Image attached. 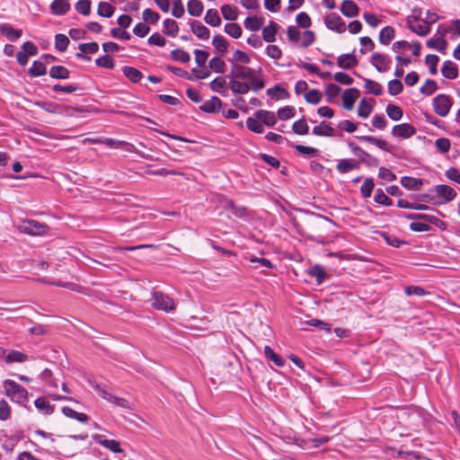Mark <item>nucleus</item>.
I'll return each instance as SVG.
<instances>
[{"label": "nucleus", "instance_id": "nucleus-5", "mask_svg": "<svg viewBox=\"0 0 460 460\" xmlns=\"http://www.w3.org/2000/svg\"><path fill=\"white\" fill-rule=\"evenodd\" d=\"M453 105L452 99L444 93L438 94L432 100L434 111L440 117H447Z\"/></svg>", "mask_w": 460, "mask_h": 460}, {"label": "nucleus", "instance_id": "nucleus-42", "mask_svg": "<svg viewBox=\"0 0 460 460\" xmlns=\"http://www.w3.org/2000/svg\"><path fill=\"white\" fill-rule=\"evenodd\" d=\"M309 275L316 279L317 284H322L326 277L324 269L320 265H314L309 270Z\"/></svg>", "mask_w": 460, "mask_h": 460}, {"label": "nucleus", "instance_id": "nucleus-26", "mask_svg": "<svg viewBox=\"0 0 460 460\" xmlns=\"http://www.w3.org/2000/svg\"><path fill=\"white\" fill-rule=\"evenodd\" d=\"M312 133L319 137H332L334 136V128L325 121H322L318 126L313 128Z\"/></svg>", "mask_w": 460, "mask_h": 460}, {"label": "nucleus", "instance_id": "nucleus-43", "mask_svg": "<svg viewBox=\"0 0 460 460\" xmlns=\"http://www.w3.org/2000/svg\"><path fill=\"white\" fill-rule=\"evenodd\" d=\"M246 127L249 130L257 133L261 134L264 132V128L262 123L255 118L249 117L246 119Z\"/></svg>", "mask_w": 460, "mask_h": 460}, {"label": "nucleus", "instance_id": "nucleus-44", "mask_svg": "<svg viewBox=\"0 0 460 460\" xmlns=\"http://www.w3.org/2000/svg\"><path fill=\"white\" fill-rule=\"evenodd\" d=\"M46 73V66L41 61L38 60L34 61L29 69V74L34 77L44 75Z\"/></svg>", "mask_w": 460, "mask_h": 460}, {"label": "nucleus", "instance_id": "nucleus-33", "mask_svg": "<svg viewBox=\"0 0 460 460\" xmlns=\"http://www.w3.org/2000/svg\"><path fill=\"white\" fill-rule=\"evenodd\" d=\"M385 111L387 116L394 121L400 120L403 115L402 108L393 103H389L386 106Z\"/></svg>", "mask_w": 460, "mask_h": 460}, {"label": "nucleus", "instance_id": "nucleus-16", "mask_svg": "<svg viewBox=\"0 0 460 460\" xmlns=\"http://www.w3.org/2000/svg\"><path fill=\"white\" fill-rule=\"evenodd\" d=\"M436 192L438 196L442 197L444 199L443 201L440 203H447L455 199L456 196V192L455 190L447 185H437L436 186Z\"/></svg>", "mask_w": 460, "mask_h": 460}, {"label": "nucleus", "instance_id": "nucleus-34", "mask_svg": "<svg viewBox=\"0 0 460 460\" xmlns=\"http://www.w3.org/2000/svg\"><path fill=\"white\" fill-rule=\"evenodd\" d=\"M188 12L191 16L199 17L203 12V4L200 0H189Z\"/></svg>", "mask_w": 460, "mask_h": 460}, {"label": "nucleus", "instance_id": "nucleus-1", "mask_svg": "<svg viewBox=\"0 0 460 460\" xmlns=\"http://www.w3.org/2000/svg\"><path fill=\"white\" fill-rule=\"evenodd\" d=\"M229 61L232 66L226 77L229 79L228 87L234 94H246L249 91L257 93L264 88V80L255 69L245 66L251 62L247 53L236 49Z\"/></svg>", "mask_w": 460, "mask_h": 460}, {"label": "nucleus", "instance_id": "nucleus-56", "mask_svg": "<svg viewBox=\"0 0 460 460\" xmlns=\"http://www.w3.org/2000/svg\"><path fill=\"white\" fill-rule=\"evenodd\" d=\"M305 99L308 103L318 104L322 100V93L316 89L309 90L305 93Z\"/></svg>", "mask_w": 460, "mask_h": 460}, {"label": "nucleus", "instance_id": "nucleus-19", "mask_svg": "<svg viewBox=\"0 0 460 460\" xmlns=\"http://www.w3.org/2000/svg\"><path fill=\"white\" fill-rule=\"evenodd\" d=\"M0 31L3 35H4L9 40L14 41L21 38L22 32L21 30L14 29L12 25L8 23H1L0 24Z\"/></svg>", "mask_w": 460, "mask_h": 460}, {"label": "nucleus", "instance_id": "nucleus-27", "mask_svg": "<svg viewBox=\"0 0 460 460\" xmlns=\"http://www.w3.org/2000/svg\"><path fill=\"white\" fill-rule=\"evenodd\" d=\"M97 442L105 448H108L114 453L123 452V449L120 447L119 443L117 440L107 439L103 436H99L97 438Z\"/></svg>", "mask_w": 460, "mask_h": 460}, {"label": "nucleus", "instance_id": "nucleus-48", "mask_svg": "<svg viewBox=\"0 0 460 460\" xmlns=\"http://www.w3.org/2000/svg\"><path fill=\"white\" fill-rule=\"evenodd\" d=\"M292 129L297 135H306L309 131V127L306 124L305 117L295 121Z\"/></svg>", "mask_w": 460, "mask_h": 460}, {"label": "nucleus", "instance_id": "nucleus-32", "mask_svg": "<svg viewBox=\"0 0 460 460\" xmlns=\"http://www.w3.org/2000/svg\"><path fill=\"white\" fill-rule=\"evenodd\" d=\"M122 72L132 83H137L143 77V74L138 69L132 66H124Z\"/></svg>", "mask_w": 460, "mask_h": 460}, {"label": "nucleus", "instance_id": "nucleus-24", "mask_svg": "<svg viewBox=\"0 0 460 460\" xmlns=\"http://www.w3.org/2000/svg\"><path fill=\"white\" fill-rule=\"evenodd\" d=\"M401 184L407 190H417L423 185V180L420 178L403 176L401 178Z\"/></svg>", "mask_w": 460, "mask_h": 460}, {"label": "nucleus", "instance_id": "nucleus-45", "mask_svg": "<svg viewBox=\"0 0 460 460\" xmlns=\"http://www.w3.org/2000/svg\"><path fill=\"white\" fill-rule=\"evenodd\" d=\"M171 57L173 60L183 64L188 63L190 60V54L187 51L181 49L172 50Z\"/></svg>", "mask_w": 460, "mask_h": 460}, {"label": "nucleus", "instance_id": "nucleus-59", "mask_svg": "<svg viewBox=\"0 0 460 460\" xmlns=\"http://www.w3.org/2000/svg\"><path fill=\"white\" fill-rule=\"evenodd\" d=\"M438 62H439L438 56L434 55V54H429L426 56L425 63L429 66V73L431 75L437 74V72H438L437 66H438Z\"/></svg>", "mask_w": 460, "mask_h": 460}, {"label": "nucleus", "instance_id": "nucleus-54", "mask_svg": "<svg viewBox=\"0 0 460 460\" xmlns=\"http://www.w3.org/2000/svg\"><path fill=\"white\" fill-rule=\"evenodd\" d=\"M437 89V83L432 79H427L424 84L420 87V92L426 96H429L434 93Z\"/></svg>", "mask_w": 460, "mask_h": 460}, {"label": "nucleus", "instance_id": "nucleus-31", "mask_svg": "<svg viewBox=\"0 0 460 460\" xmlns=\"http://www.w3.org/2000/svg\"><path fill=\"white\" fill-rule=\"evenodd\" d=\"M264 355L267 359L272 361L277 367H283L285 365V359L275 353L270 346L264 347Z\"/></svg>", "mask_w": 460, "mask_h": 460}, {"label": "nucleus", "instance_id": "nucleus-40", "mask_svg": "<svg viewBox=\"0 0 460 460\" xmlns=\"http://www.w3.org/2000/svg\"><path fill=\"white\" fill-rule=\"evenodd\" d=\"M221 13L224 19L228 21H235L238 18L237 8L229 4L222 5Z\"/></svg>", "mask_w": 460, "mask_h": 460}, {"label": "nucleus", "instance_id": "nucleus-28", "mask_svg": "<svg viewBox=\"0 0 460 460\" xmlns=\"http://www.w3.org/2000/svg\"><path fill=\"white\" fill-rule=\"evenodd\" d=\"M62 412L65 416L70 419H75L81 423H85L89 420L88 415H86L85 413L77 412L68 406H64L62 408Z\"/></svg>", "mask_w": 460, "mask_h": 460}, {"label": "nucleus", "instance_id": "nucleus-13", "mask_svg": "<svg viewBox=\"0 0 460 460\" xmlns=\"http://www.w3.org/2000/svg\"><path fill=\"white\" fill-rule=\"evenodd\" d=\"M341 13L349 18L356 17L359 13V8L352 0H344L341 6Z\"/></svg>", "mask_w": 460, "mask_h": 460}, {"label": "nucleus", "instance_id": "nucleus-53", "mask_svg": "<svg viewBox=\"0 0 460 460\" xmlns=\"http://www.w3.org/2000/svg\"><path fill=\"white\" fill-rule=\"evenodd\" d=\"M358 158L363 164H365L368 167H377L379 164V160L366 151L361 152L360 156Z\"/></svg>", "mask_w": 460, "mask_h": 460}, {"label": "nucleus", "instance_id": "nucleus-47", "mask_svg": "<svg viewBox=\"0 0 460 460\" xmlns=\"http://www.w3.org/2000/svg\"><path fill=\"white\" fill-rule=\"evenodd\" d=\"M97 13L100 16L110 18L114 13V7L110 3L101 2Z\"/></svg>", "mask_w": 460, "mask_h": 460}, {"label": "nucleus", "instance_id": "nucleus-6", "mask_svg": "<svg viewBox=\"0 0 460 460\" xmlns=\"http://www.w3.org/2000/svg\"><path fill=\"white\" fill-rule=\"evenodd\" d=\"M371 65L380 73L387 72L392 64V60L387 54L375 52L371 56Z\"/></svg>", "mask_w": 460, "mask_h": 460}, {"label": "nucleus", "instance_id": "nucleus-2", "mask_svg": "<svg viewBox=\"0 0 460 460\" xmlns=\"http://www.w3.org/2000/svg\"><path fill=\"white\" fill-rule=\"evenodd\" d=\"M6 395L15 402H22L28 397L27 390L13 380L7 379L4 382Z\"/></svg>", "mask_w": 460, "mask_h": 460}, {"label": "nucleus", "instance_id": "nucleus-46", "mask_svg": "<svg viewBox=\"0 0 460 460\" xmlns=\"http://www.w3.org/2000/svg\"><path fill=\"white\" fill-rule=\"evenodd\" d=\"M341 89L339 85L335 84H328L325 87V94L327 96V102L332 103L333 102V99L336 98L340 93H341Z\"/></svg>", "mask_w": 460, "mask_h": 460}, {"label": "nucleus", "instance_id": "nucleus-63", "mask_svg": "<svg viewBox=\"0 0 460 460\" xmlns=\"http://www.w3.org/2000/svg\"><path fill=\"white\" fill-rule=\"evenodd\" d=\"M75 10L83 14V15H89L91 13V2L89 0H79L75 5Z\"/></svg>", "mask_w": 460, "mask_h": 460}, {"label": "nucleus", "instance_id": "nucleus-41", "mask_svg": "<svg viewBox=\"0 0 460 460\" xmlns=\"http://www.w3.org/2000/svg\"><path fill=\"white\" fill-rule=\"evenodd\" d=\"M179 31V26L176 21L165 19L164 21V32L172 37H175Z\"/></svg>", "mask_w": 460, "mask_h": 460}, {"label": "nucleus", "instance_id": "nucleus-49", "mask_svg": "<svg viewBox=\"0 0 460 460\" xmlns=\"http://www.w3.org/2000/svg\"><path fill=\"white\" fill-rule=\"evenodd\" d=\"M374 200L377 204L383 205V206L389 207V206L393 205V200L381 189H377L376 190V194L374 196Z\"/></svg>", "mask_w": 460, "mask_h": 460}, {"label": "nucleus", "instance_id": "nucleus-39", "mask_svg": "<svg viewBox=\"0 0 460 460\" xmlns=\"http://www.w3.org/2000/svg\"><path fill=\"white\" fill-rule=\"evenodd\" d=\"M267 94L275 100L285 99L288 97V93L279 85H275L272 88L267 90Z\"/></svg>", "mask_w": 460, "mask_h": 460}, {"label": "nucleus", "instance_id": "nucleus-22", "mask_svg": "<svg viewBox=\"0 0 460 460\" xmlns=\"http://www.w3.org/2000/svg\"><path fill=\"white\" fill-rule=\"evenodd\" d=\"M407 25L412 32L421 37H424L430 32V26L429 24L422 22L421 24L420 23L415 25V22H412L411 18H407Z\"/></svg>", "mask_w": 460, "mask_h": 460}, {"label": "nucleus", "instance_id": "nucleus-64", "mask_svg": "<svg viewBox=\"0 0 460 460\" xmlns=\"http://www.w3.org/2000/svg\"><path fill=\"white\" fill-rule=\"evenodd\" d=\"M296 24L304 29H307L311 26L312 21L309 15L305 13L301 12L299 13L296 17Z\"/></svg>", "mask_w": 460, "mask_h": 460}, {"label": "nucleus", "instance_id": "nucleus-21", "mask_svg": "<svg viewBox=\"0 0 460 460\" xmlns=\"http://www.w3.org/2000/svg\"><path fill=\"white\" fill-rule=\"evenodd\" d=\"M279 25L275 22H270L269 25L262 30V39L269 43L276 40Z\"/></svg>", "mask_w": 460, "mask_h": 460}, {"label": "nucleus", "instance_id": "nucleus-62", "mask_svg": "<svg viewBox=\"0 0 460 460\" xmlns=\"http://www.w3.org/2000/svg\"><path fill=\"white\" fill-rule=\"evenodd\" d=\"M435 146L441 154H447L450 150L451 143L448 138L440 137L436 139Z\"/></svg>", "mask_w": 460, "mask_h": 460}, {"label": "nucleus", "instance_id": "nucleus-25", "mask_svg": "<svg viewBox=\"0 0 460 460\" xmlns=\"http://www.w3.org/2000/svg\"><path fill=\"white\" fill-rule=\"evenodd\" d=\"M34 405L41 413L50 415L54 411V406L49 403L46 397H39L34 401Z\"/></svg>", "mask_w": 460, "mask_h": 460}, {"label": "nucleus", "instance_id": "nucleus-4", "mask_svg": "<svg viewBox=\"0 0 460 460\" xmlns=\"http://www.w3.org/2000/svg\"><path fill=\"white\" fill-rule=\"evenodd\" d=\"M152 305L158 310L172 313L175 310L173 300L167 295L155 291L152 295Z\"/></svg>", "mask_w": 460, "mask_h": 460}, {"label": "nucleus", "instance_id": "nucleus-30", "mask_svg": "<svg viewBox=\"0 0 460 460\" xmlns=\"http://www.w3.org/2000/svg\"><path fill=\"white\" fill-rule=\"evenodd\" d=\"M69 75V70L63 66H54L49 70V76L54 79H67Z\"/></svg>", "mask_w": 460, "mask_h": 460}, {"label": "nucleus", "instance_id": "nucleus-17", "mask_svg": "<svg viewBox=\"0 0 460 460\" xmlns=\"http://www.w3.org/2000/svg\"><path fill=\"white\" fill-rule=\"evenodd\" d=\"M441 73L445 78L454 80L458 76V67L451 60H447L442 66Z\"/></svg>", "mask_w": 460, "mask_h": 460}, {"label": "nucleus", "instance_id": "nucleus-61", "mask_svg": "<svg viewBox=\"0 0 460 460\" xmlns=\"http://www.w3.org/2000/svg\"><path fill=\"white\" fill-rule=\"evenodd\" d=\"M300 40H301V47L308 48L315 40V36H314V31H305L303 33H301Z\"/></svg>", "mask_w": 460, "mask_h": 460}, {"label": "nucleus", "instance_id": "nucleus-60", "mask_svg": "<svg viewBox=\"0 0 460 460\" xmlns=\"http://www.w3.org/2000/svg\"><path fill=\"white\" fill-rule=\"evenodd\" d=\"M372 105L368 102H367V101L365 99H362L359 102V105H358V116H360L361 118H367L370 113L372 112Z\"/></svg>", "mask_w": 460, "mask_h": 460}, {"label": "nucleus", "instance_id": "nucleus-58", "mask_svg": "<svg viewBox=\"0 0 460 460\" xmlns=\"http://www.w3.org/2000/svg\"><path fill=\"white\" fill-rule=\"evenodd\" d=\"M209 67L216 73L222 74L225 72L226 63L220 58L215 57L210 59Z\"/></svg>", "mask_w": 460, "mask_h": 460}, {"label": "nucleus", "instance_id": "nucleus-7", "mask_svg": "<svg viewBox=\"0 0 460 460\" xmlns=\"http://www.w3.org/2000/svg\"><path fill=\"white\" fill-rule=\"evenodd\" d=\"M324 23L326 27L338 33H342L346 31V24L343 20L335 13H332L324 17Z\"/></svg>", "mask_w": 460, "mask_h": 460}, {"label": "nucleus", "instance_id": "nucleus-12", "mask_svg": "<svg viewBox=\"0 0 460 460\" xmlns=\"http://www.w3.org/2000/svg\"><path fill=\"white\" fill-rule=\"evenodd\" d=\"M337 65L342 69H349L358 65V59L352 53L342 54L338 57Z\"/></svg>", "mask_w": 460, "mask_h": 460}, {"label": "nucleus", "instance_id": "nucleus-37", "mask_svg": "<svg viewBox=\"0 0 460 460\" xmlns=\"http://www.w3.org/2000/svg\"><path fill=\"white\" fill-rule=\"evenodd\" d=\"M204 20L213 27H218L221 24V18L216 9L208 10Z\"/></svg>", "mask_w": 460, "mask_h": 460}, {"label": "nucleus", "instance_id": "nucleus-29", "mask_svg": "<svg viewBox=\"0 0 460 460\" xmlns=\"http://www.w3.org/2000/svg\"><path fill=\"white\" fill-rule=\"evenodd\" d=\"M395 31L392 26L384 27L379 33V42L387 46L394 38Z\"/></svg>", "mask_w": 460, "mask_h": 460}, {"label": "nucleus", "instance_id": "nucleus-18", "mask_svg": "<svg viewBox=\"0 0 460 460\" xmlns=\"http://www.w3.org/2000/svg\"><path fill=\"white\" fill-rule=\"evenodd\" d=\"M49 8L55 15H65L70 10L71 5L65 0H54Z\"/></svg>", "mask_w": 460, "mask_h": 460}, {"label": "nucleus", "instance_id": "nucleus-23", "mask_svg": "<svg viewBox=\"0 0 460 460\" xmlns=\"http://www.w3.org/2000/svg\"><path fill=\"white\" fill-rule=\"evenodd\" d=\"M221 106L222 101L218 97L213 96L200 106V110L205 112L211 113L218 111Z\"/></svg>", "mask_w": 460, "mask_h": 460}, {"label": "nucleus", "instance_id": "nucleus-35", "mask_svg": "<svg viewBox=\"0 0 460 460\" xmlns=\"http://www.w3.org/2000/svg\"><path fill=\"white\" fill-rule=\"evenodd\" d=\"M244 28L251 31H257L262 25V20L256 16H249L243 22Z\"/></svg>", "mask_w": 460, "mask_h": 460}, {"label": "nucleus", "instance_id": "nucleus-38", "mask_svg": "<svg viewBox=\"0 0 460 460\" xmlns=\"http://www.w3.org/2000/svg\"><path fill=\"white\" fill-rule=\"evenodd\" d=\"M364 86L368 93L376 96H379L383 93V86L379 83L367 78L364 79Z\"/></svg>", "mask_w": 460, "mask_h": 460}, {"label": "nucleus", "instance_id": "nucleus-3", "mask_svg": "<svg viewBox=\"0 0 460 460\" xmlns=\"http://www.w3.org/2000/svg\"><path fill=\"white\" fill-rule=\"evenodd\" d=\"M21 233L30 235H42L47 233L49 226L33 219H22L17 226Z\"/></svg>", "mask_w": 460, "mask_h": 460}, {"label": "nucleus", "instance_id": "nucleus-55", "mask_svg": "<svg viewBox=\"0 0 460 460\" xmlns=\"http://www.w3.org/2000/svg\"><path fill=\"white\" fill-rule=\"evenodd\" d=\"M213 46L220 52L226 53L228 48L227 40L221 35H215L212 40Z\"/></svg>", "mask_w": 460, "mask_h": 460}, {"label": "nucleus", "instance_id": "nucleus-36", "mask_svg": "<svg viewBox=\"0 0 460 460\" xmlns=\"http://www.w3.org/2000/svg\"><path fill=\"white\" fill-rule=\"evenodd\" d=\"M26 360H28V356L25 353L18 350H11L5 357L6 363H22Z\"/></svg>", "mask_w": 460, "mask_h": 460}, {"label": "nucleus", "instance_id": "nucleus-50", "mask_svg": "<svg viewBox=\"0 0 460 460\" xmlns=\"http://www.w3.org/2000/svg\"><path fill=\"white\" fill-rule=\"evenodd\" d=\"M69 42V39L65 34H57L55 37V48L59 52L66 51Z\"/></svg>", "mask_w": 460, "mask_h": 460}, {"label": "nucleus", "instance_id": "nucleus-57", "mask_svg": "<svg viewBox=\"0 0 460 460\" xmlns=\"http://www.w3.org/2000/svg\"><path fill=\"white\" fill-rule=\"evenodd\" d=\"M403 90L402 83L399 79H394L388 82V93L393 95H398Z\"/></svg>", "mask_w": 460, "mask_h": 460}, {"label": "nucleus", "instance_id": "nucleus-20", "mask_svg": "<svg viewBox=\"0 0 460 460\" xmlns=\"http://www.w3.org/2000/svg\"><path fill=\"white\" fill-rule=\"evenodd\" d=\"M191 31L200 40H208L210 31L199 21L190 23Z\"/></svg>", "mask_w": 460, "mask_h": 460}, {"label": "nucleus", "instance_id": "nucleus-9", "mask_svg": "<svg viewBox=\"0 0 460 460\" xmlns=\"http://www.w3.org/2000/svg\"><path fill=\"white\" fill-rule=\"evenodd\" d=\"M415 132V128L408 123L395 125L392 129L393 136L402 138H409L412 137Z\"/></svg>", "mask_w": 460, "mask_h": 460}, {"label": "nucleus", "instance_id": "nucleus-51", "mask_svg": "<svg viewBox=\"0 0 460 460\" xmlns=\"http://www.w3.org/2000/svg\"><path fill=\"white\" fill-rule=\"evenodd\" d=\"M375 188L374 180L367 178L360 187V193L364 198H370Z\"/></svg>", "mask_w": 460, "mask_h": 460}, {"label": "nucleus", "instance_id": "nucleus-11", "mask_svg": "<svg viewBox=\"0 0 460 460\" xmlns=\"http://www.w3.org/2000/svg\"><path fill=\"white\" fill-rule=\"evenodd\" d=\"M78 48L81 52L76 53L75 57L78 59H83L86 61L90 60V58L85 55L86 53L93 54L96 53L99 50V45L96 42L82 43L79 45Z\"/></svg>", "mask_w": 460, "mask_h": 460}, {"label": "nucleus", "instance_id": "nucleus-14", "mask_svg": "<svg viewBox=\"0 0 460 460\" xmlns=\"http://www.w3.org/2000/svg\"><path fill=\"white\" fill-rule=\"evenodd\" d=\"M336 169L340 173H347L359 169V164L353 159H341L336 164Z\"/></svg>", "mask_w": 460, "mask_h": 460}, {"label": "nucleus", "instance_id": "nucleus-52", "mask_svg": "<svg viewBox=\"0 0 460 460\" xmlns=\"http://www.w3.org/2000/svg\"><path fill=\"white\" fill-rule=\"evenodd\" d=\"M225 32L234 39H238L242 35V28L234 22L226 23L225 25Z\"/></svg>", "mask_w": 460, "mask_h": 460}, {"label": "nucleus", "instance_id": "nucleus-10", "mask_svg": "<svg viewBox=\"0 0 460 460\" xmlns=\"http://www.w3.org/2000/svg\"><path fill=\"white\" fill-rule=\"evenodd\" d=\"M254 116L262 125L267 127H273L277 123L275 113L267 110H258L255 111Z\"/></svg>", "mask_w": 460, "mask_h": 460}, {"label": "nucleus", "instance_id": "nucleus-15", "mask_svg": "<svg viewBox=\"0 0 460 460\" xmlns=\"http://www.w3.org/2000/svg\"><path fill=\"white\" fill-rule=\"evenodd\" d=\"M446 32H447L446 31L441 32L439 38H432V39L428 40L426 42L427 47L444 53L447 49V42L444 39Z\"/></svg>", "mask_w": 460, "mask_h": 460}, {"label": "nucleus", "instance_id": "nucleus-8", "mask_svg": "<svg viewBox=\"0 0 460 460\" xmlns=\"http://www.w3.org/2000/svg\"><path fill=\"white\" fill-rule=\"evenodd\" d=\"M360 93L357 88L346 89L342 93V106L345 110L351 111Z\"/></svg>", "mask_w": 460, "mask_h": 460}]
</instances>
